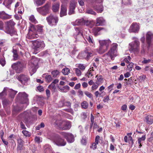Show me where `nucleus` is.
Returning <instances> with one entry per match:
<instances>
[{"mask_svg":"<svg viewBox=\"0 0 153 153\" xmlns=\"http://www.w3.org/2000/svg\"><path fill=\"white\" fill-rule=\"evenodd\" d=\"M117 45L116 44H113L110 50L108 53L104 55L103 57L106 60L109 61L110 59L113 60L114 57L117 56Z\"/></svg>","mask_w":153,"mask_h":153,"instance_id":"nucleus-1","label":"nucleus"},{"mask_svg":"<svg viewBox=\"0 0 153 153\" xmlns=\"http://www.w3.org/2000/svg\"><path fill=\"white\" fill-rule=\"evenodd\" d=\"M32 48L36 54L45 47V45L43 41L37 39L32 41Z\"/></svg>","mask_w":153,"mask_h":153,"instance_id":"nucleus-2","label":"nucleus"},{"mask_svg":"<svg viewBox=\"0 0 153 153\" xmlns=\"http://www.w3.org/2000/svg\"><path fill=\"white\" fill-rule=\"evenodd\" d=\"M15 25V23L12 20L6 22L5 23V28L4 30L6 33L13 36L15 32L13 27Z\"/></svg>","mask_w":153,"mask_h":153,"instance_id":"nucleus-3","label":"nucleus"},{"mask_svg":"<svg viewBox=\"0 0 153 153\" xmlns=\"http://www.w3.org/2000/svg\"><path fill=\"white\" fill-rule=\"evenodd\" d=\"M134 41L129 44V50L130 51L134 52L135 54H137L139 52L140 43L137 39L136 37L133 38Z\"/></svg>","mask_w":153,"mask_h":153,"instance_id":"nucleus-4","label":"nucleus"},{"mask_svg":"<svg viewBox=\"0 0 153 153\" xmlns=\"http://www.w3.org/2000/svg\"><path fill=\"white\" fill-rule=\"evenodd\" d=\"M38 37L39 35L36 33L34 25L30 24L27 38L29 39H32L37 38Z\"/></svg>","mask_w":153,"mask_h":153,"instance_id":"nucleus-5","label":"nucleus"},{"mask_svg":"<svg viewBox=\"0 0 153 153\" xmlns=\"http://www.w3.org/2000/svg\"><path fill=\"white\" fill-rule=\"evenodd\" d=\"M38 62V59L36 58H33L30 60L29 64L30 73H32L33 74L36 72L37 68Z\"/></svg>","mask_w":153,"mask_h":153,"instance_id":"nucleus-6","label":"nucleus"},{"mask_svg":"<svg viewBox=\"0 0 153 153\" xmlns=\"http://www.w3.org/2000/svg\"><path fill=\"white\" fill-rule=\"evenodd\" d=\"M51 139L55 144L58 146H65L66 143L64 139L57 134L55 135Z\"/></svg>","mask_w":153,"mask_h":153,"instance_id":"nucleus-7","label":"nucleus"},{"mask_svg":"<svg viewBox=\"0 0 153 153\" xmlns=\"http://www.w3.org/2000/svg\"><path fill=\"white\" fill-rule=\"evenodd\" d=\"M46 20L49 25L52 26L56 25L59 19L57 16L51 14L46 17Z\"/></svg>","mask_w":153,"mask_h":153,"instance_id":"nucleus-8","label":"nucleus"},{"mask_svg":"<svg viewBox=\"0 0 153 153\" xmlns=\"http://www.w3.org/2000/svg\"><path fill=\"white\" fill-rule=\"evenodd\" d=\"M50 6V4L47 3L42 7L37 8L36 10L40 14L45 16L49 13Z\"/></svg>","mask_w":153,"mask_h":153,"instance_id":"nucleus-9","label":"nucleus"},{"mask_svg":"<svg viewBox=\"0 0 153 153\" xmlns=\"http://www.w3.org/2000/svg\"><path fill=\"white\" fill-rule=\"evenodd\" d=\"M146 40L148 47H153V33L149 31L147 33L146 35Z\"/></svg>","mask_w":153,"mask_h":153,"instance_id":"nucleus-10","label":"nucleus"},{"mask_svg":"<svg viewBox=\"0 0 153 153\" xmlns=\"http://www.w3.org/2000/svg\"><path fill=\"white\" fill-rule=\"evenodd\" d=\"M25 66V64L23 62H18L14 63L12 65V67L15 69L17 73H19L22 71Z\"/></svg>","mask_w":153,"mask_h":153,"instance_id":"nucleus-11","label":"nucleus"},{"mask_svg":"<svg viewBox=\"0 0 153 153\" xmlns=\"http://www.w3.org/2000/svg\"><path fill=\"white\" fill-rule=\"evenodd\" d=\"M60 134L66 139L68 143H72L74 142V136L71 133L61 132Z\"/></svg>","mask_w":153,"mask_h":153,"instance_id":"nucleus-12","label":"nucleus"},{"mask_svg":"<svg viewBox=\"0 0 153 153\" xmlns=\"http://www.w3.org/2000/svg\"><path fill=\"white\" fill-rule=\"evenodd\" d=\"M16 78L23 84L25 85L29 80L30 78L26 75L21 74Z\"/></svg>","mask_w":153,"mask_h":153,"instance_id":"nucleus-13","label":"nucleus"},{"mask_svg":"<svg viewBox=\"0 0 153 153\" xmlns=\"http://www.w3.org/2000/svg\"><path fill=\"white\" fill-rule=\"evenodd\" d=\"M139 24L136 22L133 23L130 26L129 31L130 32H136L139 30Z\"/></svg>","mask_w":153,"mask_h":153,"instance_id":"nucleus-14","label":"nucleus"},{"mask_svg":"<svg viewBox=\"0 0 153 153\" xmlns=\"http://www.w3.org/2000/svg\"><path fill=\"white\" fill-rule=\"evenodd\" d=\"M76 32L74 34V37L78 40H79V38L84 37L83 35V30L81 28H77L75 29Z\"/></svg>","mask_w":153,"mask_h":153,"instance_id":"nucleus-15","label":"nucleus"},{"mask_svg":"<svg viewBox=\"0 0 153 153\" xmlns=\"http://www.w3.org/2000/svg\"><path fill=\"white\" fill-rule=\"evenodd\" d=\"M76 4L77 2L74 1L73 0L71 1L68 12L69 15H71L74 13Z\"/></svg>","mask_w":153,"mask_h":153,"instance_id":"nucleus-16","label":"nucleus"},{"mask_svg":"<svg viewBox=\"0 0 153 153\" xmlns=\"http://www.w3.org/2000/svg\"><path fill=\"white\" fill-rule=\"evenodd\" d=\"M67 11V5L63 4L61 6V10L60 13V16L62 17L66 15Z\"/></svg>","mask_w":153,"mask_h":153,"instance_id":"nucleus-17","label":"nucleus"},{"mask_svg":"<svg viewBox=\"0 0 153 153\" xmlns=\"http://www.w3.org/2000/svg\"><path fill=\"white\" fill-rule=\"evenodd\" d=\"M93 52L85 51L79 54V55L82 56L87 60H88L91 56L93 55Z\"/></svg>","mask_w":153,"mask_h":153,"instance_id":"nucleus-18","label":"nucleus"},{"mask_svg":"<svg viewBox=\"0 0 153 153\" xmlns=\"http://www.w3.org/2000/svg\"><path fill=\"white\" fill-rule=\"evenodd\" d=\"M65 122V121L62 120H56L55 124L56 127L60 129L63 130V127L64 126L63 123Z\"/></svg>","mask_w":153,"mask_h":153,"instance_id":"nucleus-19","label":"nucleus"},{"mask_svg":"<svg viewBox=\"0 0 153 153\" xmlns=\"http://www.w3.org/2000/svg\"><path fill=\"white\" fill-rule=\"evenodd\" d=\"M99 42L100 45H102L105 46L107 47L108 48L109 45L111 43V41L109 39L99 40Z\"/></svg>","mask_w":153,"mask_h":153,"instance_id":"nucleus-20","label":"nucleus"},{"mask_svg":"<svg viewBox=\"0 0 153 153\" xmlns=\"http://www.w3.org/2000/svg\"><path fill=\"white\" fill-rule=\"evenodd\" d=\"M60 4L59 2H56L53 4L52 10L54 12L58 11L59 8Z\"/></svg>","mask_w":153,"mask_h":153,"instance_id":"nucleus-21","label":"nucleus"},{"mask_svg":"<svg viewBox=\"0 0 153 153\" xmlns=\"http://www.w3.org/2000/svg\"><path fill=\"white\" fill-rule=\"evenodd\" d=\"M105 22V20L102 17H100L96 19L97 26H102L103 25Z\"/></svg>","mask_w":153,"mask_h":153,"instance_id":"nucleus-22","label":"nucleus"},{"mask_svg":"<svg viewBox=\"0 0 153 153\" xmlns=\"http://www.w3.org/2000/svg\"><path fill=\"white\" fill-rule=\"evenodd\" d=\"M144 121L147 123L151 124L153 123V117L150 115H148L145 117Z\"/></svg>","mask_w":153,"mask_h":153,"instance_id":"nucleus-23","label":"nucleus"},{"mask_svg":"<svg viewBox=\"0 0 153 153\" xmlns=\"http://www.w3.org/2000/svg\"><path fill=\"white\" fill-rule=\"evenodd\" d=\"M93 68H94L92 67L88 70V72L85 74L86 76L89 78H93V76L94 74V70Z\"/></svg>","mask_w":153,"mask_h":153,"instance_id":"nucleus-24","label":"nucleus"},{"mask_svg":"<svg viewBox=\"0 0 153 153\" xmlns=\"http://www.w3.org/2000/svg\"><path fill=\"white\" fill-rule=\"evenodd\" d=\"M108 49L107 47L105 46L102 45H100V46L99 50V53L100 54H102L106 51Z\"/></svg>","mask_w":153,"mask_h":153,"instance_id":"nucleus-25","label":"nucleus"},{"mask_svg":"<svg viewBox=\"0 0 153 153\" xmlns=\"http://www.w3.org/2000/svg\"><path fill=\"white\" fill-rule=\"evenodd\" d=\"M64 126L63 127V130H67L69 129L71 127V124L70 122L65 121L63 123Z\"/></svg>","mask_w":153,"mask_h":153,"instance_id":"nucleus-26","label":"nucleus"},{"mask_svg":"<svg viewBox=\"0 0 153 153\" xmlns=\"http://www.w3.org/2000/svg\"><path fill=\"white\" fill-rule=\"evenodd\" d=\"M17 141V149L19 150H22V147L23 144V142L22 140L19 138L18 139Z\"/></svg>","mask_w":153,"mask_h":153,"instance_id":"nucleus-27","label":"nucleus"},{"mask_svg":"<svg viewBox=\"0 0 153 153\" xmlns=\"http://www.w3.org/2000/svg\"><path fill=\"white\" fill-rule=\"evenodd\" d=\"M89 31L88 30H87V31H86L85 33H86V34H85V35L83 38L85 39H86L90 43H93V42L91 38L88 35V34H87V33H89Z\"/></svg>","mask_w":153,"mask_h":153,"instance_id":"nucleus-28","label":"nucleus"},{"mask_svg":"<svg viewBox=\"0 0 153 153\" xmlns=\"http://www.w3.org/2000/svg\"><path fill=\"white\" fill-rule=\"evenodd\" d=\"M11 16L6 14L4 11L0 12V18L3 19H7L10 18Z\"/></svg>","mask_w":153,"mask_h":153,"instance_id":"nucleus-29","label":"nucleus"},{"mask_svg":"<svg viewBox=\"0 0 153 153\" xmlns=\"http://www.w3.org/2000/svg\"><path fill=\"white\" fill-rule=\"evenodd\" d=\"M18 49L16 48V45L14 46L13 47V59L15 60H16L17 59L18 57L17 51Z\"/></svg>","mask_w":153,"mask_h":153,"instance_id":"nucleus-30","label":"nucleus"},{"mask_svg":"<svg viewBox=\"0 0 153 153\" xmlns=\"http://www.w3.org/2000/svg\"><path fill=\"white\" fill-rule=\"evenodd\" d=\"M104 28L101 27H95L93 29V32L95 36H97L100 34L98 32L100 30L104 29Z\"/></svg>","mask_w":153,"mask_h":153,"instance_id":"nucleus-31","label":"nucleus"},{"mask_svg":"<svg viewBox=\"0 0 153 153\" xmlns=\"http://www.w3.org/2000/svg\"><path fill=\"white\" fill-rule=\"evenodd\" d=\"M42 77L45 78L46 81L48 82H50L53 79L50 75L47 74H45L42 75Z\"/></svg>","mask_w":153,"mask_h":153,"instance_id":"nucleus-32","label":"nucleus"},{"mask_svg":"<svg viewBox=\"0 0 153 153\" xmlns=\"http://www.w3.org/2000/svg\"><path fill=\"white\" fill-rule=\"evenodd\" d=\"M69 88L70 87L68 85L59 88V89L61 91L65 93L68 92L69 90Z\"/></svg>","mask_w":153,"mask_h":153,"instance_id":"nucleus-33","label":"nucleus"},{"mask_svg":"<svg viewBox=\"0 0 153 153\" xmlns=\"http://www.w3.org/2000/svg\"><path fill=\"white\" fill-rule=\"evenodd\" d=\"M146 138V136L143 135L142 136V137L138 138V144H140L139 148H140L142 146L141 143L145 140Z\"/></svg>","mask_w":153,"mask_h":153,"instance_id":"nucleus-34","label":"nucleus"},{"mask_svg":"<svg viewBox=\"0 0 153 153\" xmlns=\"http://www.w3.org/2000/svg\"><path fill=\"white\" fill-rule=\"evenodd\" d=\"M85 20L83 19L77 20L75 22V24L74 25H83L84 24Z\"/></svg>","mask_w":153,"mask_h":153,"instance_id":"nucleus-35","label":"nucleus"},{"mask_svg":"<svg viewBox=\"0 0 153 153\" xmlns=\"http://www.w3.org/2000/svg\"><path fill=\"white\" fill-rule=\"evenodd\" d=\"M46 0H35L34 4L37 6L42 5L45 2Z\"/></svg>","mask_w":153,"mask_h":153,"instance_id":"nucleus-36","label":"nucleus"},{"mask_svg":"<svg viewBox=\"0 0 153 153\" xmlns=\"http://www.w3.org/2000/svg\"><path fill=\"white\" fill-rule=\"evenodd\" d=\"M76 66L79 68L81 71H84L85 70L86 66L83 64H76Z\"/></svg>","mask_w":153,"mask_h":153,"instance_id":"nucleus-37","label":"nucleus"},{"mask_svg":"<svg viewBox=\"0 0 153 153\" xmlns=\"http://www.w3.org/2000/svg\"><path fill=\"white\" fill-rule=\"evenodd\" d=\"M62 72L65 75H68L70 72V70L67 68H65L62 69Z\"/></svg>","mask_w":153,"mask_h":153,"instance_id":"nucleus-38","label":"nucleus"},{"mask_svg":"<svg viewBox=\"0 0 153 153\" xmlns=\"http://www.w3.org/2000/svg\"><path fill=\"white\" fill-rule=\"evenodd\" d=\"M95 9L98 13H101L103 10V7L101 4L98 5L95 7Z\"/></svg>","mask_w":153,"mask_h":153,"instance_id":"nucleus-39","label":"nucleus"},{"mask_svg":"<svg viewBox=\"0 0 153 153\" xmlns=\"http://www.w3.org/2000/svg\"><path fill=\"white\" fill-rule=\"evenodd\" d=\"M51 74L53 77H56L59 74V72L57 70H54L51 72Z\"/></svg>","mask_w":153,"mask_h":153,"instance_id":"nucleus-40","label":"nucleus"},{"mask_svg":"<svg viewBox=\"0 0 153 153\" xmlns=\"http://www.w3.org/2000/svg\"><path fill=\"white\" fill-rule=\"evenodd\" d=\"M8 91L9 92L10 96H14L18 92L17 91L13 90L12 89H10L9 90H8Z\"/></svg>","mask_w":153,"mask_h":153,"instance_id":"nucleus-41","label":"nucleus"},{"mask_svg":"<svg viewBox=\"0 0 153 153\" xmlns=\"http://www.w3.org/2000/svg\"><path fill=\"white\" fill-rule=\"evenodd\" d=\"M29 20L32 22L33 23L36 24L37 23V21L35 19L33 15H31L30 17Z\"/></svg>","mask_w":153,"mask_h":153,"instance_id":"nucleus-42","label":"nucleus"},{"mask_svg":"<svg viewBox=\"0 0 153 153\" xmlns=\"http://www.w3.org/2000/svg\"><path fill=\"white\" fill-rule=\"evenodd\" d=\"M92 22L85 20L84 24L86 25L87 26H88L91 28L92 27Z\"/></svg>","mask_w":153,"mask_h":153,"instance_id":"nucleus-43","label":"nucleus"},{"mask_svg":"<svg viewBox=\"0 0 153 153\" xmlns=\"http://www.w3.org/2000/svg\"><path fill=\"white\" fill-rule=\"evenodd\" d=\"M17 12L19 14L22 13L24 11V8L21 5L20 6H19L17 8Z\"/></svg>","mask_w":153,"mask_h":153,"instance_id":"nucleus-44","label":"nucleus"},{"mask_svg":"<svg viewBox=\"0 0 153 153\" xmlns=\"http://www.w3.org/2000/svg\"><path fill=\"white\" fill-rule=\"evenodd\" d=\"M7 88H4L3 89V91L0 93V96H5L7 95V91H8Z\"/></svg>","mask_w":153,"mask_h":153,"instance_id":"nucleus-45","label":"nucleus"},{"mask_svg":"<svg viewBox=\"0 0 153 153\" xmlns=\"http://www.w3.org/2000/svg\"><path fill=\"white\" fill-rule=\"evenodd\" d=\"M99 85V84H98L97 82H95L92 86L91 88L93 90H96L98 88Z\"/></svg>","mask_w":153,"mask_h":153,"instance_id":"nucleus-46","label":"nucleus"},{"mask_svg":"<svg viewBox=\"0 0 153 153\" xmlns=\"http://www.w3.org/2000/svg\"><path fill=\"white\" fill-rule=\"evenodd\" d=\"M103 79L101 76H99L97 79L96 82L97 83L99 84L100 85L101 83L102 82Z\"/></svg>","mask_w":153,"mask_h":153,"instance_id":"nucleus-47","label":"nucleus"},{"mask_svg":"<svg viewBox=\"0 0 153 153\" xmlns=\"http://www.w3.org/2000/svg\"><path fill=\"white\" fill-rule=\"evenodd\" d=\"M86 13H87L94 15H95L96 13L93 11V10L91 9H88L87 10Z\"/></svg>","mask_w":153,"mask_h":153,"instance_id":"nucleus-48","label":"nucleus"},{"mask_svg":"<svg viewBox=\"0 0 153 153\" xmlns=\"http://www.w3.org/2000/svg\"><path fill=\"white\" fill-rule=\"evenodd\" d=\"M23 134L25 136L30 137V133L26 130H23L22 131Z\"/></svg>","mask_w":153,"mask_h":153,"instance_id":"nucleus-49","label":"nucleus"},{"mask_svg":"<svg viewBox=\"0 0 153 153\" xmlns=\"http://www.w3.org/2000/svg\"><path fill=\"white\" fill-rule=\"evenodd\" d=\"M75 71L76 74L78 76H80L81 74V72L80 70L77 68H75Z\"/></svg>","mask_w":153,"mask_h":153,"instance_id":"nucleus-50","label":"nucleus"},{"mask_svg":"<svg viewBox=\"0 0 153 153\" xmlns=\"http://www.w3.org/2000/svg\"><path fill=\"white\" fill-rule=\"evenodd\" d=\"M45 124L43 123H42L40 125H38L36 126V130H39L40 129L42 128H43L45 127Z\"/></svg>","mask_w":153,"mask_h":153,"instance_id":"nucleus-51","label":"nucleus"},{"mask_svg":"<svg viewBox=\"0 0 153 153\" xmlns=\"http://www.w3.org/2000/svg\"><path fill=\"white\" fill-rule=\"evenodd\" d=\"M37 28V30L38 32H42V31L43 29L41 25H38L36 26Z\"/></svg>","mask_w":153,"mask_h":153,"instance_id":"nucleus-52","label":"nucleus"},{"mask_svg":"<svg viewBox=\"0 0 153 153\" xmlns=\"http://www.w3.org/2000/svg\"><path fill=\"white\" fill-rule=\"evenodd\" d=\"M35 141L39 143L42 142V138L39 137H36L35 138Z\"/></svg>","mask_w":153,"mask_h":153,"instance_id":"nucleus-53","label":"nucleus"},{"mask_svg":"<svg viewBox=\"0 0 153 153\" xmlns=\"http://www.w3.org/2000/svg\"><path fill=\"white\" fill-rule=\"evenodd\" d=\"M146 47L145 44H142L141 45V53L142 54H144L145 53V48Z\"/></svg>","mask_w":153,"mask_h":153,"instance_id":"nucleus-54","label":"nucleus"},{"mask_svg":"<svg viewBox=\"0 0 153 153\" xmlns=\"http://www.w3.org/2000/svg\"><path fill=\"white\" fill-rule=\"evenodd\" d=\"M81 143L83 145H85L86 144V139L85 137L84 136L82 137L81 140Z\"/></svg>","mask_w":153,"mask_h":153,"instance_id":"nucleus-55","label":"nucleus"},{"mask_svg":"<svg viewBox=\"0 0 153 153\" xmlns=\"http://www.w3.org/2000/svg\"><path fill=\"white\" fill-rule=\"evenodd\" d=\"M122 3H124L125 5H129L131 4V1L130 0H123Z\"/></svg>","mask_w":153,"mask_h":153,"instance_id":"nucleus-56","label":"nucleus"},{"mask_svg":"<svg viewBox=\"0 0 153 153\" xmlns=\"http://www.w3.org/2000/svg\"><path fill=\"white\" fill-rule=\"evenodd\" d=\"M88 104L86 101L83 102L81 104V106L82 108H87Z\"/></svg>","mask_w":153,"mask_h":153,"instance_id":"nucleus-57","label":"nucleus"},{"mask_svg":"<svg viewBox=\"0 0 153 153\" xmlns=\"http://www.w3.org/2000/svg\"><path fill=\"white\" fill-rule=\"evenodd\" d=\"M133 65V63L131 62L128 65L127 68L129 71H131L132 70Z\"/></svg>","mask_w":153,"mask_h":153,"instance_id":"nucleus-58","label":"nucleus"},{"mask_svg":"<svg viewBox=\"0 0 153 153\" xmlns=\"http://www.w3.org/2000/svg\"><path fill=\"white\" fill-rule=\"evenodd\" d=\"M131 58L130 56H128L127 58L124 59V61L127 63H129L131 60Z\"/></svg>","mask_w":153,"mask_h":153,"instance_id":"nucleus-59","label":"nucleus"},{"mask_svg":"<svg viewBox=\"0 0 153 153\" xmlns=\"http://www.w3.org/2000/svg\"><path fill=\"white\" fill-rule=\"evenodd\" d=\"M37 90L40 92H42L44 91V89L43 87L41 85H39L37 87Z\"/></svg>","mask_w":153,"mask_h":153,"instance_id":"nucleus-60","label":"nucleus"},{"mask_svg":"<svg viewBox=\"0 0 153 153\" xmlns=\"http://www.w3.org/2000/svg\"><path fill=\"white\" fill-rule=\"evenodd\" d=\"M48 88L50 89H55L56 88L55 84L52 82Z\"/></svg>","mask_w":153,"mask_h":153,"instance_id":"nucleus-61","label":"nucleus"},{"mask_svg":"<svg viewBox=\"0 0 153 153\" xmlns=\"http://www.w3.org/2000/svg\"><path fill=\"white\" fill-rule=\"evenodd\" d=\"M100 137L99 135L95 137V143L98 144L100 142Z\"/></svg>","mask_w":153,"mask_h":153,"instance_id":"nucleus-62","label":"nucleus"},{"mask_svg":"<svg viewBox=\"0 0 153 153\" xmlns=\"http://www.w3.org/2000/svg\"><path fill=\"white\" fill-rule=\"evenodd\" d=\"M97 144L95 142L93 143L91 146V148L93 149H95L97 147Z\"/></svg>","mask_w":153,"mask_h":153,"instance_id":"nucleus-63","label":"nucleus"},{"mask_svg":"<svg viewBox=\"0 0 153 153\" xmlns=\"http://www.w3.org/2000/svg\"><path fill=\"white\" fill-rule=\"evenodd\" d=\"M0 64L3 66H4L5 64V61L4 59H0Z\"/></svg>","mask_w":153,"mask_h":153,"instance_id":"nucleus-64","label":"nucleus"}]
</instances>
